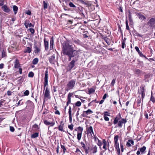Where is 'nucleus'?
<instances>
[{"label":"nucleus","mask_w":155,"mask_h":155,"mask_svg":"<svg viewBox=\"0 0 155 155\" xmlns=\"http://www.w3.org/2000/svg\"><path fill=\"white\" fill-rule=\"evenodd\" d=\"M62 49L63 53L68 55L70 58H72L74 56V55L77 52L73 51V49L68 42H64L63 45Z\"/></svg>","instance_id":"nucleus-1"},{"label":"nucleus","mask_w":155,"mask_h":155,"mask_svg":"<svg viewBox=\"0 0 155 155\" xmlns=\"http://www.w3.org/2000/svg\"><path fill=\"white\" fill-rule=\"evenodd\" d=\"M120 116L119 117H116L114 120L113 123L114 124H116L118 122V126H116L115 127H119L120 128H121L122 127L123 124H125L127 122V121L125 119L121 118L120 115Z\"/></svg>","instance_id":"nucleus-2"},{"label":"nucleus","mask_w":155,"mask_h":155,"mask_svg":"<svg viewBox=\"0 0 155 155\" xmlns=\"http://www.w3.org/2000/svg\"><path fill=\"white\" fill-rule=\"evenodd\" d=\"M75 83V80H72L69 81L66 85V91H68L69 90L72 89L74 86Z\"/></svg>","instance_id":"nucleus-3"},{"label":"nucleus","mask_w":155,"mask_h":155,"mask_svg":"<svg viewBox=\"0 0 155 155\" xmlns=\"http://www.w3.org/2000/svg\"><path fill=\"white\" fill-rule=\"evenodd\" d=\"M97 149L96 145L90 144L88 148V153L90 154L96 153L97 151Z\"/></svg>","instance_id":"nucleus-4"},{"label":"nucleus","mask_w":155,"mask_h":155,"mask_svg":"<svg viewBox=\"0 0 155 155\" xmlns=\"http://www.w3.org/2000/svg\"><path fill=\"white\" fill-rule=\"evenodd\" d=\"M48 70L47 69L45 71V73L44 82V89H45V87L48 85Z\"/></svg>","instance_id":"nucleus-5"},{"label":"nucleus","mask_w":155,"mask_h":155,"mask_svg":"<svg viewBox=\"0 0 155 155\" xmlns=\"http://www.w3.org/2000/svg\"><path fill=\"white\" fill-rule=\"evenodd\" d=\"M44 124L46 125H50L51 126H53L55 124V121L52 118L51 121L48 120H45L44 121Z\"/></svg>","instance_id":"nucleus-6"},{"label":"nucleus","mask_w":155,"mask_h":155,"mask_svg":"<svg viewBox=\"0 0 155 155\" xmlns=\"http://www.w3.org/2000/svg\"><path fill=\"white\" fill-rule=\"evenodd\" d=\"M147 23L149 26L153 27L155 24V18H152L150 19Z\"/></svg>","instance_id":"nucleus-7"},{"label":"nucleus","mask_w":155,"mask_h":155,"mask_svg":"<svg viewBox=\"0 0 155 155\" xmlns=\"http://www.w3.org/2000/svg\"><path fill=\"white\" fill-rule=\"evenodd\" d=\"M91 133L93 134L94 136V139L95 141H96L97 140L98 138L95 136L94 135L93 128L92 127L90 126L88 129V134H90L91 135H92Z\"/></svg>","instance_id":"nucleus-8"},{"label":"nucleus","mask_w":155,"mask_h":155,"mask_svg":"<svg viewBox=\"0 0 155 155\" xmlns=\"http://www.w3.org/2000/svg\"><path fill=\"white\" fill-rule=\"evenodd\" d=\"M75 62V60L73 59L69 63L68 67V69L70 71L74 66Z\"/></svg>","instance_id":"nucleus-9"},{"label":"nucleus","mask_w":155,"mask_h":155,"mask_svg":"<svg viewBox=\"0 0 155 155\" xmlns=\"http://www.w3.org/2000/svg\"><path fill=\"white\" fill-rule=\"evenodd\" d=\"M32 44H30V47H27L26 48L24 51V52L25 53H30L32 51Z\"/></svg>","instance_id":"nucleus-10"},{"label":"nucleus","mask_w":155,"mask_h":155,"mask_svg":"<svg viewBox=\"0 0 155 155\" xmlns=\"http://www.w3.org/2000/svg\"><path fill=\"white\" fill-rule=\"evenodd\" d=\"M2 9L5 12L7 13H9L10 11V8L6 5H4L2 7Z\"/></svg>","instance_id":"nucleus-11"},{"label":"nucleus","mask_w":155,"mask_h":155,"mask_svg":"<svg viewBox=\"0 0 155 155\" xmlns=\"http://www.w3.org/2000/svg\"><path fill=\"white\" fill-rule=\"evenodd\" d=\"M136 15L141 20L143 21L146 19L145 17L140 13H137Z\"/></svg>","instance_id":"nucleus-12"},{"label":"nucleus","mask_w":155,"mask_h":155,"mask_svg":"<svg viewBox=\"0 0 155 155\" xmlns=\"http://www.w3.org/2000/svg\"><path fill=\"white\" fill-rule=\"evenodd\" d=\"M55 58V56L54 54H53L49 58L50 62L52 64H54V63Z\"/></svg>","instance_id":"nucleus-13"},{"label":"nucleus","mask_w":155,"mask_h":155,"mask_svg":"<svg viewBox=\"0 0 155 155\" xmlns=\"http://www.w3.org/2000/svg\"><path fill=\"white\" fill-rule=\"evenodd\" d=\"M14 67L15 68H18L20 67V64L19 61L18 59H16L14 62Z\"/></svg>","instance_id":"nucleus-14"},{"label":"nucleus","mask_w":155,"mask_h":155,"mask_svg":"<svg viewBox=\"0 0 155 155\" xmlns=\"http://www.w3.org/2000/svg\"><path fill=\"white\" fill-rule=\"evenodd\" d=\"M50 96V92L48 87H47L45 92V97L48 98Z\"/></svg>","instance_id":"nucleus-15"},{"label":"nucleus","mask_w":155,"mask_h":155,"mask_svg":"<svg viewBox=\"0 0 155 155\" xmlns=\"http://www.w3.org/2000/svg\"><path fill=\"white\" fill-rule=\"evenodd\" d=\"M140 90L141 91V93L142 95V100H143V98L144 97L145 95V90L144 87H142L141 88Z\"/></svg>","instance_id":"nucleus-16"},{"label":"nucleus","mask_w":155,"mask_h":155,"mask_svg":"<svg viewBox=\"0 0 155 155\" xmlns=\"http://www.w3.org/2000/svg\"><path fill=\"white\" fill-rule=\"evenodd\" d=\"M88 8L91 11L94 9V7L93 5H92L90 3H88Z\"/></svg>","instance_id":"nucleus-17"},{"label":"nucleus","mask_w":155,"mask_h":155,"mask_svg":"<svg viewBox=\"0 0 155 155\" xmlns=\"http://www.w3.org/2000/svg\"><path fill=\"white\" fill-rule=\"evenodd\" d=\"M114 146L117 150V151L118 153V154H119L120 152V150L119 148V143H115Z\"/></svg>","instance_id":"nucleus-18"},{"label":"nucleus","mask_w":155,"mask_h":155,"mask_svg":"<svg viewBox=\"0 0 155 155\" xmlns=\"http://www.w3.org/2000/svg\"><path fill=\"white\" fill-rule=\"evenodd\" d=\"M71 93H69L68 97V101L67 103V106H68L69 104H70L71 102Z\"/></svg>","instance_id":"nucleus-19"},{"label":"nucleus","mask_w":155,"mask_h":155,"mask_svg":"<svg viewBox=\"0 0 155 155\" xmlns=\"http://www.w3.org/2000/svg\"><path fill=\"white\" fill-rule=\"evenodd\" d=\"M45 38L44 40L45 49V50H47L48 48V42L45 41Z\"/></svg>","instance_id":"nucleus-20"},{"label":"nucleus","mask_w":155,"mask_h":155,"mask_svg":"<svg viewBox=\"0 0 155 155\" xmlns=\"http://www.w3.org/2000/svg\"><path fill=\"white\" fill-rule=\"evenodd\" d=\"M64 125V124L63 123V121H61L60 124V125L58 127V130H59L61 131H63V127Z\"/></svg>","instance_id":"nucleus-21"},{"label":"nucleus","mask_w":155,"mask_h":155,"mask_svg":"<svg viewBox=\"0 0 155 155\" xmlns=\"http://www.w3.org/2000/svg\"><path fill=\"white\" fill-rule=\"evenodd\" d=\"M32 128L35 131H39V128L37 124H35L32 126Z\"/></svg>","instance_id":"nucleus-22"},{"label":"nucleus","mask_w":155,"mask_h":155,"mask_svg":"<svg viewBox=\"0 0 155 155\" xmlns=\"http://www.w3.org/2000/svg\"><path fill=\"white\" fill-rule=\"evenodd\" d=\"M135 49L136 51L138 52V54H140V56L142 57L143 56V54L140 51L139 48L138 47L136 46L135 47Z\"/></svg>","instance_id":"nucleus-23"},{"label":"nucleus","mask_w":155,"mask_h":155,"mask_svg":"<svg viewBox=\"0 0 155 155\" xmlns=\"http://www.w3.org/2000/svg\"><path fill=\"white\" fill-rule=\"evenodd\" d=\"M95 91V88L94 87L91 88L89 89L88 94H91L94 93Z\"/></svg>","instance_id":"nucleus-24"},{"label":"nucleus","mask_w":155,"mask_h":155,"mask_svg":"<svg viewBox=\"0 0 155 155\" xmlns=\"http://www.w3.org/2000/svg\"><path fill=\"white\" fill-rule=\"evenodd\" d=\"M40 51V48L38 47L37 46H35V47L34 51L35 53H38Z\"/></svg>","instance_id":"nucleus-25"},{"label":"nucleus","mask_w":155,"mask_h":155,"mask_svg":"<svg viewBox=\"0 0 155 155\" xmlns=\"http://www.w3.org/2000/svg\"><path fill=\"white\" fill-rule=\"evenodd\" d=\"M38 133H35L31 135V138H35L38 136Z\"/></svg>","instance_id":"nucleus-26"},{"label":"nucleus","mask_w":155,"mask_h":155,"mask_svg":"<svg viewBox=\"0 0 155 155\" xmlns=\"http://www.w3.org/2000/svg\"><path fill=\"white\" fill-rule=\"evenodd\" d=\"M18 7L16 5H14L13 6V10L15 14H16L18 10Z\"/></svg>","instance_id":"nucleus-27"},{"label":"nucleus","mask_w":155,"mask_h":155,"mask_svg":"<svg viewBox=\"0 0 155 155\" xmlns=\"http://www.w3.org/2000/svg\"><path fill=\"white\" fill-rule=\"evenodd\" d=\"M38 61V58H34L32 61V63L34 64H37Z\"/></svg>","instance_id":"nucleus-28"},{"label":"nucleus","mask_w":155,"mask_h":155,"mask_svg":"<svg viewBox=\"0 0 155 155\" xmlns=\"http://www.w3.org/2000/svg\"><path fill=\"white\" fill-rule=\"evenodd\" d=\"M6 56V52L4 50H3L2 52V58H3Z\"/></svg>","instance_id":"nucleus-29"},{"label":"nucleus","mask_w":155,"mask_h":155,"mask_svg":"<svg viewBox=\"0 0 155 155\" xmlns=\"http://www.w3.org/2000/svg\"><path fill=\"white\" fill-rule=\"evenodd\" d=\"M82 133L81 132H78L77 134V139L78 140H80L81 137Z\"/></svg>","instance_id":"nucleus-30"},{"label":"nucleus","mask_w":155,"mask_h":155,"mask_svg":"<svg viewBox=\"0 0 155 155\" xmlns=\"http://www.w3.org/2000/svg\"><path fill=\"white\" fill-rule=\"evenodd\" d=\"M81 144L82 147H83L84 149L85 152L86 154L87 153V150L86 149V148L85 147V145L84 143L81 142Z\"/></svg>","instance_id":"nucleus-31"},{"label":"nucleus","mask_w":155,"mask_h":155,"mask_svg":"<svg viewBox=\"0 0 155 155\" xmlns=\"http://www.w3.org/2000/svg\"><path fill=\"white\" fill-rule=\"evenodd\" d=\"M146 147L145 146H143L142 148H139V150L142 153L143 152L146 150Z\"/></svg>","instance_id":"nucleus-32"},{"label":"nucleus","mask_w":155,"mask_h":155,"mask_svg":"<svg viewBox=\"0 0 155 155\" xmlns=\"http://www.w3.org/2000/svg\"><path fill=\"white\" fill-rule=\"evenodd\" d=\"M118 139V135H116L114 137V142L115 143H118L117 141Z\"/></svg>","instance_id":"nucleus-33"},{"label":"nucleus","mask_w":155,"mask_h":155,"mask_svg":"<svg viewBox=\"0 0 155 155\" xmlns=\"http://www.w3.org/2000/svg\"><path fill=\"white\" fill-rule=\"evenodd\" d=\"M134 72L137 74H140L141 72V71L140 70L138 69H135L134 70Z\"/></svg>","instance_id":"nucleus-34"},{"label":"nucleus","mask_w":155,"mask_h":155,"mask_svg":"<svg viewBox=\"0 0 155 155\" xmlns=\"http://www.w3.org/2000/svg\"><path fill=\"white\" fill-rule=\"evenodd\" d=\"M54 40L53 37L51 38L50 41V45H54Z\"/></svg>","instance_id":"nucleus-35"},{"label":"nucleus","mask_w":155,"mask_h":155,"mask_svg":"<svg viewBox=\"0 0 155 155\" xmlns=\"http://www.w3.org/2000/svg\"><path fill=\"white\" fill-rule=\"evenodd\" d=\"M34 73L32 72H30L28 74V76L29 77L32 78L34 76Z\"/></svg>","instance_id":"nucleus-36"},{"label":"nucleus","mask_w":155,"mask_h":155,"mask_svg":"<svg viewBox=\"0 0 155 155\" xmlns=\"http://www.w3.org/2000/svg\"><path fill=\"white\" fill-rule=\"evenodd\" d=\"M43 6L44 9H46L48 8V4L45 1L43 2Z\"/></svg>","instance_id":"nucleus-37"},{"label":"nucleus","mask_w":155,"mask_h":155,"mask_svg":"<svg viewBox=\"0 0 155 155\" xmlns=\"http://www.w3.org/2000/svg\"><path fill=\"white\" fill-rule=\"evenodd\" d=\"M97 141L98 142L97 143V145L99 146H101L102 144V143L101 140H99V139H97Z\"/></svg>","instance_id":"nucleus-38"},{"label":"nucleus","mask_w":155,"mask_h":155,"mask_svg":"<svg viewBox=\"0 0 155 155\" xmlns=\"http://www.w3.org/2000/svg\"><path fill=\"white\" fill-rule=\"evenodd\" d=\"M87 115V111H84L82 116L83 117H86Z\"/></svg>","instance_id":"nucleus-39"},{"label":"nucleus","mask_w":155,"mask_h":155,"mask_svg":"<svg viewBox=\"0 0 155 155\" xmlns=\"http://www.w3.org/2000/svg\"><path fill=\"white\" fill-rule=\"evenodd\" d=\"M81 103L80 101H78L75 104V105L78 107H79L81 105Z\"/></svg>","instance_id":"nucleus-40"},{"label":"nucleus","mask_w":155,"mask_h":155,"mask_svg":"<svg viewBox=\"0 0 155 155\" xmlns=\"http://www.w3.org/2000/svg\"><path fill=\"white\" fill-rule=\"evenodd\" d=\"M150 101H152L153 103L155 102V99L154 97L152 96V95H151Z\"/></svg>","instance_id":"nucleus-41"},{"label":"nucleus","mask_w":155,"mask_h":155,"mask_svg":"<svg viewBox=\"0 0 155 155\" xmlns=\"http://www.w3.org/2000/svg\"><path fill=\"white\" fill-rule=\"evenodd\" d=\"M71 112H72L71 108V107H70L69 109V111H68V114H69V116H72Z\"/></svg>","instance_id":"nucleus-42"},{"label":"nucleus","mask_w":155,"mask_h":155,"mask_svg":"<svg viewBox=\"0 0 155 155\" xmlns=\"http://www.w3.org/2000/svg\"><path fill=\"white\" fill-rule=\"evenodd\" d=\"M61 148L62 149H63V150L64 153H65V152L66 150V148L64 146L61 145Z\"/></svg>","instance_id":"nucleus-43"},{"label":"nucleus","mask_w":155,"mask_h":155,"mask_svg":"<svg viewBox=\"0 0 155 155\" xmlns=\"http://www.w3.org/2000/svg\"><path fill=\"white\" fill-rule=\"evenodd\" d=\"M29 92L28 90H26L25 92H24V94L25 95L28 96L29 94Z\"/></svg>","instance_id":"nucleus-44"},{"label":"nucleus","mask_w":155,"mask_h":155,"mask_svg":"<svg viewBox=\"0 0 155 155\" xmlns=\"http://www.w3.org/2000/svg\"><path fill=\"white\" fill-rule=\"evenodd\" d=\"M125 42L124 41H122V48L124 49L125 48Z\"/></svg>","instance_id":"nucleus-45"},{"label":"nucleus","mask_w":155,"mask_h":155,"mask_svg":"<svg viewBox=\"0 0 155 155\" xmlns=\"http://www.w3.org/2000/svg\"><path fill=\"white\" fill-rule=\"evenodd\" d=\"M78 130H79V131L78 132H81L82 133V130H83V128L82 127H78Z\"/></svg>","instance_id":"nucleus-46"},{"label":"nucleus","mask_w":155,"mask_h":155,"mask_svg":"<svg viewBox=\"0 0 155 155\" xmlns=\"http://www.w3.org/2000/svg\"><path fill=\"white\" fill-rule=\"evenodd\" d=\"M69 6L71 7L74 8L75 7V6L72 3L70 2L69 4Z\"/></svg>","instance_id":"nucleus-47"},{"label":"nucleus","mask_w":155,"mask_h":155,"mask_svg":"<svg viewBox=\"0 0 155 155\" xmlns=\"http://www.w3.org/2000/svg\"><path fill=\"white\" fill-rule=\"evenodd\" d=\"M4 101L3 100H0V107H1L3 105V104L4 103Z\"/></svg>","instance_id":"nucleus-48"},{"label":"nucleus","mask_w":155,"mask_h":155,"mask_svg":"<svg viewBox=\"0 0 155 155\" xmlns=\"http://www.w3.org/2000/svg\"><path fill=\"white\" fill-rule=\"evenodd\" d=\"M10 130L11 131L13 132L15 130V129L12 126H10Z\"/></svg>","instance_id":"nucleus-49"},{"label":"nucleus","mask_w":155,"mask_h":155,"mask_svg":"<svg viewBox=\"0 0 155 155\" xmlns=\"http://www.w3.org/2000/svg\"><path fill=\"white\" fill-rule=\"evenodd\" d=\"M30 32L32 34H33L35 32V30L34 29L30 28L29 29Z\"/></svg>","instance_id":"nucleus-50"},{"label":"nucleus","mask_w":155,"mask_h":155,"mask_svg":"<svg viewBox=\"0 0 155 155\" xmlns=\"http://www.w3.org/2000/svg\"><path fill=\"white\" fill-rule=\"evenodd\" d=\"M73 125L72 124L68 126V128L70 129L71 130H72L73 129Z\"/></svg>","instance_id":"nucleus-51"},{"label":"nucleus","mask_w":155,"mask_h":155,"mask_svg":"<svg viewBox=\"0 0 155 155\" xmlns=\"http://www.w3.org/2000/svg\"><path fill=\"white\" fill-rule=\"evenodd\" d=\"M126 29H127L128 30H129V26H128L127 21H126Z\"/></svg>","instance_id":"nucleus-52"},{"label":"nucleus","mask_w":155,"mask_h":155,"mask_svg":"<svg viewBox=\"0 0 155 155\" xmlns=\"http://www.w3.org/2000/svg\"><path fill=\"white\" fill-rule=\"evenodd\" d=\"M29 21L28 20H26L24 23V25H29Z\"/></svg>","instance_id":"nucleus-53"},{"label":"nucleus","mask_w":155,"mask_h":155,"mask_svg":"<svg viewBox=\"0 0 155 155\" xmlns=\"http://www.w3.org/2000/svg\"><path fill=\"white\" fill-rule=\"evenodd\" d=\"M25 13L28 15H31V12L29 10L27 11Z\"/></svg>","instance_id":"nucleus-54"},{"label":"nucleus","mask_w":155,"mask_h":155,"mask_svg":"<svg viewBox=\"0 0 155 155\" xmlns=\"http://www.w3.org/2000/svg\"><path fill=\"white\" fill-rule=\"evenodd\" d=\"M115 80L114 79H113L112 80V82L111 83V85H112V86H114L115 83Z\"/></svg>","instance_id":"nucleus-55"},{"label":"nucleus","mask_w":155,"mask_h":155,"mask_svg":"<svg viewBox=\"0 0 155 155\" xmlns=\"http://www.w3.org/2000/svg\"><path fill=\"white\" fill-rule=\"evenodd\" d=\"M120 146L121 148V151L122 152H123L124 151V147L122 144L120 143Z\"/></svg>","instance_id":"nucleus-56"},{"label":"nucleus","mask_w":155,"mask_h":155,"mask_svg":"<svg viewBox=\"0 0 155 155\" xmlns=\"http://www.w3.org/2000/svg\"><path fill=\"white\" fill-rule=\"evenodd\" d=\"M128 142H129V143H130V144L131 143L133 145H134V142L133 140H128Z\"/></svg>","instance_id":"nucleus-57"},{"label":"nucleus","mask_w":155,"mask_h":155,"mask_svg":"<svg viewBox=\"0 0 155 155\" xmlns=\"http://www.w3.org/2000/svg\"><path fill=\"white\" fill-rule=\"evenodd\" d=\"M7 94L8 95L10 96L12 94V92L11 91H8L7 92Z\"/></svg>","instance_id":"nucleus-58"},{"label":"nucleus","mask_w":155,"mask_h":155,"mask_svg":"<svg viewBox=\"0 0 155 155\" xmlns=\"http://www.w3.org/2000/svg\"><path fill=\"white\" fill-rule=\"evenodd\" d=\"M29 27H34V25L32 24L31 23H30L29 24Z\"/></svg>","instance_id":"nucleus-59"},{"label":"nucleus","mask_w":155,"mask_h":155,"mask_svg":"<svg viewBox=\"0 0 155 155\" xmlns=\"http://www.w3.org/2000/svg\"><path fill=\"white\" fill-rule=\"evenodd\" d=\"M127 146L128 147H130L131 146V144L129 142H127L126 144Z\"/></svg>","instance_id":"nucleus-60"},{"label":"nucleus","mask_w":155,"mask_h":155,"mask_svg":"<svg viewBox=\"0 0 155 155\" xmlns=\"http://www.w3.org/2000/svg\"><path fill=\"white\" fill-rule=\"evenodd\" d=\"M104 119L106 121H108L109 120V118L107 117L104 116Z\"/></svg>","instance_id":"nucleus-61"},{"label":"nucleus","mask_w":155,"mask_h":155,"mask_svg":"<svg viewBox=\"0 0 155 155\" xmlns=\"http://www.w3.org/2000/svg\"><path fill=\"white\" fill-rule=\"evenodd\" d=\"M4 66V64H0V69H2L3 68Z\"/></svg>","instance_id":"nucleus-62"},{"label":"nucleus","mask_w":155,"mask_h":155,"mask_svg":"<svg viewBox=\"0 0 155 155\" xmlns=\"http://www.w3.org/2000/svg\"><path fill=\"white\" fill-rule=\"evenodd\" d=\"M19 71L20 74H21L22 73V69L21 68H20L19 69Z\"/></svg>","instance_id":"nucleus-63"},{"label":"nucleus","mask_w":155,"mask_h":155,"mask_svg":"<svg viewBox=\"0 0 155 155\" xmlns=\"http://www.w3.org/2000/svg\"><path fill=\"white\" fill-rule=\"evenodd\" d=\"M106 144H104L103 148L105 149V150H107V147H106Z\"/></svg>","instance_id":"nucleus-64"}]
</instances>
